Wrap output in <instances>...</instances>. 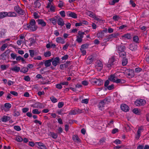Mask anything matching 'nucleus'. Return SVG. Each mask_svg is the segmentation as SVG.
<instances>
[{
    "label": "nucleus",
    "mask_w": 149,
    "mask_h": 149,
    "mask_svg": "<svg viewBox=\"0 0 149 149\" xmlns=\"http://www.w3.org/2000/svg\"><path fill=\"white\" fill-rule=\"evenodd\" d=\"M36 22L34 19H31L28 24H27L26 29H30L32 31H35L37 29V27L36 26Z\"/></svg>",
    "instance_id": "obj_1"
},
{
    "label": "nucleus",
    "mask_w": 149,
    "mask_h": 149,
    "mask_svg": "<svg viewBox=\"0 0 149 149\" xmlns=\"http://www.w3.org/2000/svg\"><path fill=\"white\" fill-rule=\"evenodd\" d=\"M146 103V101L141 99H138L134 102V104L137 106H143Z\"/></svg>",
    "instance_id": "obj_2"
},
{
    "label": "nucleus",
    "mask_w": 149,
    "mask_h": 149,
    "mask_svg": "<svg viewBox=\"0 0 149 149\" xmlns=\"http://www.w3.org/2000/svg\"><path fill=\"white\" fill-rule=\"evenodd\" d=\"M14 9L19 14L23 15L25 13L24 10L20 8L18 5L14 7Z\"/></svg>",
    "instance_id": "obj_3"
},
{
    "label": "nucleus",
    "mask_w": 149,
    "mask_h": 149,
    "mask_svg": "<svg viewBox=\"0 0 149 149\" xmlns=\"http://www.w3.org/2000/svg\"><path fill=\"white\" fill-rule=\"evenodd\" d=\"M124 70L125 72L127 75L129 76H130L131 77H134V70L130 69H127L125 68H124Z\"/></svg>",
    "instance_id": "obj_4"
},
{
    "label": "nucleus",
    "mask_w": 149,
    "mask_h": 149,
    "mask_svg": "<svg viewBox=\"0 0 149 149\" xmlns=\"http://www.w3.org/2000/svg\"><path fill=\"white\" fill-rule=\"evenodd\" d=\"M92 82L97 85L100 86L103 85V82L102 80L99 78H94L93 79Z\"/></svg>",
    "instance_id": "obj_5"
},
{
    "label": "nucleus",
    "mask_w": 149,
    "mask_h": 149,
    "mask_svg": "<svg viewBox=\"0 0 149 149\" xmlns=\"http://www.w3.org/2000/svg\"><path fill=\"white\" fill-rule=\"evenodd\" d=\"M60 59L58 57H56L52 61V64L54 67H56V65L60 63Z\"/></svg>",
    "instance_id": "obj_6"
},
{
    "label": "nucleus",
    "mask_w": 149,
    "mask_h": 149,
    "mask_svg": "<svg viewBox=\"0 0 149 149\" xmlns=\"http://www.w3.org/2000/svg\"><path fill=\"white\" fill-rule=\"evenodd\" d=\"M97 65L95 66L98 70L100 71L102 69L103 64L102 62L100 60L97 61Z\"/></svg>",
    "instance_id": "obj_7"
},
{
    "label": "nucleus",
    "mask_w": 149,
    "mask_h": 149,
    "mask_svg": "<svg viewBox=\"0 0 149 149\" xmlns=\"http://www.w3.org/2000/svg\"><path fill=\"white\" fill-rule=\"evenodd\" d=\"M120 108L123 111L127 112L129 111V107L126 104H122L120 105Z\"/></svg>",
    "instance_id": "obj_8"
},
{
    "label": "nucleus",
    "mask_w": 149,
    "mask_h": 149,
    "mask_svg": "<svg viewBox=\"0 0 149 149\" xmlns=\"http://www.w3.org/2000/svg\"><path fill=\"white\" fill-rule=\"evenodd\" d=\"M118 52L119 53L123 52H125L126 49L125 47L123 45H120L116 47Z\"/></svg>",
    "instance_id": "obj_9"
},
{
    "label": "nucleus",
    "mask_w": 149,
    "mask_h": 149,
    "mask_svg": "<svg viewBox=\"0 0 149 149\" xmlns=\"http://www.w3.org/2000/svg\"><path fill=\"white\" fill-rule=\"evenodd\" d=\"M67 15L70 17L76 19L77 17V15L74 12L69 11L66 13Z\"/></svg>",
    "instance_id": "obj_10"
},
{
    "label": "nucleus",
    "mask_w": 149,
    "mask_h": 149,
    "mask_svg": "<svg viewBox=\"0 0 149 149\" xmlns=\"http://www.w3.org/2000/svg\"><path fill=\"white\" fill-rule=\"evenodd\" d=\"M94 59V57L91 55L88 57L86 60V63L87 64H91L93 61Z\"/></svg>",
    "instance_id": "obj_11"
},
{
    "label": "nucleus",
    "mask_w": 149,
    "mask_h": 149,
    "mask_svg": "<svg viewBox=\"0 0 149 149\" xmlns=\"http://www.w3.org/2000/svg\"><path fill=\"white\" fill-rule=\"evenodd\" d=\"M42 104L39 102L34 103L33 104L31 105V107H33L34 108H42Z\"/></svg>",
    "instance_id": "obj_12"
},
{
    "label": "nucleus",
    "mask_w": 149,
    "mask_h": 149,
    "mask_svg": "<svg viewBox=\"0 0 149 149\" xmlns=\"http://www.w3.org/2000/svg\"><path fill=\"white\" fill-rule=\"evenodd\" d=\"M53 60V58L51 59L45 60L44 62L45 66L46 67H48L50 66L51 65V62Z\"/></svg>",
    "instance_id": "obj_13"
},
{
    "label": "nucleus",
    "mask_w": 149,
    "mask_h": 149,
    "mask_svg": "<svg viewBox=\"0 0 149 149\" xmlns=\"http://www.w3.org/2000/svg\"><path fill=\"white\" fill-rule=\"evenodd\" d=\"M57 22L58 25L61 26H63L65 24L64 22L63 21V19L60 17H59L58 19Z\"/></svg>",
    "instance_id": "obj_14"
},
{
    "label": "nucleus",
    "mask_w": 149,
    "mask_h": 149,
    "mask_svg": "<svg viewBox=\"0 0 149 149\" xmlns=\"http://www.w3.org/2000/svg\"><path fill=\"white\" fill-rule=\"evenodd\" d=\"M10 117L9 116H4L1 118V121L3 122H6L9 120L10 119Z\"/></svg>",
    "instance_id": "obj_15"
},
{
    "label": "nucleus",
    "mask_w": 149,
    "mask_h": 149,
    "mask_svg": "<svg viewBox=\"0 0 149 149\" xmlns=\"http://www.w3.org/2000/svg\"><path fill=\"white\" fill-rule=\"evenodd\" d=\"M72 139L74 141L77 143L81 141V140L77 135H74L72 137Z\"/></svg>",
    "instance_id": "obj_16"
},
{
    "label": "nucleus",
    "mask_w": 149,
    "mask_h": 149,
    "mask_svg": "<svg viewBox=\"0 0 149 149\" xmlns=\"http://www.w3.org/2000/svg\"><path fill=\"white\" fill-rule=\"evenodd\" d=\"M8 12H0V19L4 18L8 15Z\"/></svg>",
    "instance_id": "obj_17"
},
{
    "label": "nucleus",
    "mask_w": 149,
    "mask_h": 149,
    "mask_svg": "<svg viewBox=\"0 0 149 149\" xmlns=\"http://www.w3.org/2000/svg\"><path fill=\"white\" fill-rule=\"evenodd\" d=\"M106 31L103 30L101 32L98 33L97 34V37L102 38L104 36V32H105Z\"/></svg>",
    "instance_id": "obj_18"
},
{
    "label": "nucleus",
    "mask_w": 149,
    "mask_h": 149,
    "mask_svg": "<svg viewBox=\"0 0 149 149\" xmlns=\"http://www.w3.org/2000/svg\"><path fill=\"white\" fill-rule=\"evenodd\" d=\"M37 21L38 24L41 25L43 26H46V24L42 19H39Z\"/></svg>",
    "instance_id": "obj_19"
},
{
    "label": "nucleus",
    "mask_w": 149,
    "mask_h": 149,
    "mask_svg": "<svg viewBox=\"0 0 149 149\" xmlns=\"http://www.w3.org/2000/svg\"><path fill=\"white\" fill-rule=\"evenodd\" d=\"M129 49L132 51H134L136 49L137 46L135 44H131L130 45Z\"/></svg>",
    "instance_id": "obj_20"
},
{
    "label": "nucleus",
    "mask_w": 149,
    "mask_h": 149,
    "mask_svg": "<svg viewBox=\"0 0 149 149\" xmlns=\"http://www.w3.org/2000/svg\"><path fill=\"white\" fill-rule=\"evenodd\" d=\"M56 42L58 43H60L62 44L65 43V41L61 37H58L56 38Z\"/></svg>",
    "instance_id": "obj_21"
},
{
    "label": "nucleus",
    "mask_w": 149,
    "mask_h": 149,
    "mask_svg": "<svg viewBox=\"0 0 149 149\" xmlns=\"http://www.w3.org/2000/svg\"><path fill=\"white\" fill-rule=\"evenodd\" d=\"M8 17H15L17 16V14L15 12H11L8 13Z\"/></svg>",
    "instance_id": "obj_22"
},
{
    "label": "nucleus",
    "mask_w": 149,
    "mask_h": 149,
    "mask_svg": "<svg viewBox=\"0 0 149 149\" xmlns=\"http://www.w3.org/2000/svg\"><path fill=\"white\" fill-rule=\"evenodd\" d=\"M105 103L104 102V101L102 100L100 102L98 105V107L99 108H100V109L102 110L101 108H102V107H104V105Z\"/></svg>",
    "instance_id": "obj_23"
},
{
    "label": "nucleus",
    "mask_w": 149,
    "mask_h": 149,
    "mask_svg": "<svg viewBox=\"0 0 149 149\" xmlns=\"http://www.w3.org/2000/svg\"><path fill=\"white\" fill-rule=\"evenodd\" d=\"M115 77L114 74H111L108 78V79L113 82L115 81Z\"/></svg>",
    "instance_id": "obj_24"
},
{
    "label": "nucleus",
    "mask_w": 149,
    "mask_h": 149,
    "mask_svg": "<svg viewBox=\"0 0 149 149\" xmlns=\"http://www.w3.org/2000/svg\"><path fill=\"white\" fill-rule=\"evenodd\" d=\"M11 107V104L9 103H6L4 104V107L6 109L7 111H9Z\"/></svg>",
    "instance_id": "obj_25"
},
{
    "label": "nucleus",
    "mask_w": 149,
    "mask_h": 149,
    "mask_svg": "<svg viewBox=\"0 0 149 149\" xmlns=\"http://www.w3.org/2000/svg\"><path fill=\"white\" fill-rule=\"evenodd\" d=\"M10 70L15 72H18L20 70V68L15 65L14 68H11Z\"/></svg>",
    "instance_id": "obj_26"
},
{
    "label": "nucleus",
    "mask_w": 149,
    "mask_h": 149,
    "mask_svg": "<svg viewBox=\"0 0 149 149\" xmlns=\"http://www.w3.org/2000/svg\"><path fill=\"white\" fill-rule=\"evenodd\" d=\"M123 58L122 60V65L123 66H125L128 63L127 59L126 58Z\"/></svg>",
    "instance_id": "obj_27"
},
{
    "label": "nucleus",
    "mask_w": 149,
    "mask_h": 149,
    "mask_svg": "<svg viewBox=\"0 0 149 149\" xmlns=\"http://www.w3.org/2000/svg\"><path fill=\"white\" fill-rule=\"evenodd\" d=\"M120 57H122V58H126V53L125 52H123L118 53Z\"/></svg>",
    "instance_id": "obj_28"
},
{
    "label": "nucleus",
    "mask_w": 149,
    "mask_h": 149,
    "mask_svg": "<svg viewBox=\"0 0 149 149\" xmlns=\"http://www.w3.org/2000/svg\"><path fill=\"white\" fill-rule=\"evenodd\" d=\"M29 69L28 68L23 67L20 70V72L25 73L28 72Z\"/></svg>",
    "instance_id": "obj_29"
},
{
    "label": "nucleus",
    "mask_w": 149,
    "mask_h": 149,
    "mask_svg": "<svg viewBox=\"0 0 149 149\" xmlns=\"http://www.w3.org/2000/svg\"><path fill=\"white\" fill-rule=\"evenodd\" d=\"M116 60V59L114 58V56L111 57L109 60V62L110 63H111V64L113 65L115 64L114 63L115 62Z\"/></svg>",
    "instance_id": "obj_30"
},
{
    "label": "nucleus",
    "mask_w": 149,
    "mask_h": 149,
    "mask_svg": "<svg viewBox=\"0 0 149 149\" xmlns=\"http://www.w3.org/2000/svg\"><path fill=\"white\" fill-rule=\"evenodd\" d=\"M84 34H86L85 33V32H81L80 31H79L78 33V35L79 36V37L81 38L82 39L83 38V36Z\"/></svg>",
    "instance_id": "obj_31"
},
{
    "label": "nucleus",
    "mask_w": 149,
    "mask_h": 149,
    "mask_svg": "<svg viewBox=\"0 0 149 149\" xmlns=\"http://www.w3.org/2000/svg\"><path fill=\"white\" fill-rule=\"evenodd\" d=\"M49 21L51 22H52L53 24L55 25H56L57 23V21L55 18H52L49 19Z\"/></svg>",
    "instance_id": "obj_32"
},
{
    "label": "nucleus",
    "mask_w": 149,
    "mask_h": 149,
    "mask_svg": "<svg viewBox=\"0 0 149 149\" xmlns=\"http://www.w3.org/2000/svg\"><path fill=\"white\" fill-rule=\"evenodd\" d=\"M106 138L104 137H103L100 140L98 144L100 145L103 144L105 142Z\"/></svg>",
    "instance_id": "obj_33"
},
{
    "label": "nucleus",
    "mask_w": 149,
    "mask_h": 149,
    "mask_svg": "<svg viewBox=\"0 0 149 149\" xmlns=\"http://www.w3.org/2000/svg\"><path fill=\"white\" fill-rule=\"evenodd\" d=\"M51 134V136L52 137V138L54 139H56L57 138L58 136L57 134L53 132H50Z\"/></svg>",
    "instance_id": "obj_34"
},
{
    "label": "nucleus",
    "mask_w": 149,
    "mask_h": 149,
    "mask_svg": "<svg viewBox=\"0 0 149 149\" xmlns=\"http://www.w3.org/2000/svg\"><path fill=\"white\" fill-rule=\"evenodd\" d=\"M34 4L35 6V7L36 8H39L41 6V4L38 1H36L34 3Z\"/></svg>",
    "instance_id": "obj_35"
},
{
    "label": "nucleus",
    "mask_w": 149,
    "mask_h": 149,
    "mask_svg": "<svg viewBox=\"0 0 149 149\" xmlns=\"http://www.w3.org/2000/svg\"><path fill=\"white\" fill-rule=\"evenodd\" d=\"M8 46V44L6 43L3 44L1 47V50L2 51H4L5 49Z\"/></svg>",
    "instance_id": "obj_36"
},
{
    "label": "nucleus",
    "mask_w": 149,
    "mask_h": 149,
    "mask_svg": "<svg viewBox=\"0 0 149 149\" xmlns=\"http://www.w3.org/2000/svg\"><path fill=\"white\" fill-rule=\"evenodd\" d=\"M122 37H125L128 39H130L131 38V35L130 33H127L124 34L122 36Z\"/></svg>",
    "instance_id": "obj_37"
},
{
    "label": "nucleus",
    "mask_w": 149,
    "mask_h": 149,
    "mask_svg": "<svg viewBox=\"0 0 149 149\" xmlns=\"http://www.w3.org/2000/svg\"><path fill=\"white\" fill-rule=\"evenodd\" d=\"M44 55L46 57H48L51 56V53L50 51H47L45 52Z\"/></svg>",
    "instance_id": "obj_38"
},
{
    "label": "nucleus",
    "mask_w": 149,
    "mask_h": 149,
    "mask_svg": "<svg viewBox=\"0 0 149 149\" xmlns=\"http://www.w3.org/2000/svg\"><path fill=\"white\" fill-rule=\"evenodd\" d=\"M139 38L138 36H135L133 38V40L136 43H139Z\"/></svg>",
    "instance_id": "obj_39"
},
{
    "label": "nucleus",
    "mask_w": 149,
    "mask_h": 149,
    "mask_svg": "<svg viewBox=\"0 0 149 149\" xmlns=\"http://www.w3.org/2000/svg\"><path fill=\"white\" fill-rule=\"evenodd\" d=\"M50 99L52 102L53 103H55L57 102V99L54 96H52L50 97Z\"/></svg>",
    "instance_id": "obj_40"
},
{
    "label": "nucleus",
    "mask_w": 149,
    "mask_h": 149,
    "mask_svg": "<svg viewBox=\"0 0 149 149\" xmlns=\"http://www.w3.org/2000/svg\"><path fill=\"white\" fill-rule=\"evenodd\" d=\"M15 140L19 142H21L23 140V139L20 136L16 137Z\"/></svg>",
    "instance_id": "obj_41"
},
{
    "label": "nucleus",
    "mask_w": 149,
    "mask_h": 149,
    "mask_svg": "<svg viewBox=\"0 0 149 149\" xmlns=\"http://www.w3.org/2000/svg\"><path fill=\"white\" fill-rule=\"evenodd\" d=\"M70 44L68 42H66V44L63 46V49L65 50H66L68 48V47L70 45Z\"/></svg>",
    "instance_id": "obj_42"
},
{
    "label": "nucleus",
    "mask_w": 149,
    "mask_h": 149,
    "mask_svg": "<svg viewBox=\"0 0 149 149\" xmlns=\"http://www.w3.org/2000/svg\"><path fill=\"white\" fill-rule=\"evenodd\" d=\"M143 130V129L141 127H140L139 128L137 132V134H138L139 136H140L141 132Z\"/></svg>",
    "instance_id": "obj_43"
},
{
    "label": "nucleus",
    "mask_w": 149,
    "mask_h": 149,
    "mask_svg": "<svg viewBox=\"0 0 149 149\" xmlns=\"http://www.w3.org/2000/svg\"><path fill=\"white\" fill-rule=\"evenodd\" d=\"M89 45L88 44H84L81 46V48L82 49H86L88 48Z\"/></svg>",
    "instance_id": "obj_44"
},
{
    "label": "nucleus",
    "mask_w": 149,
    "mask_h": 149,
    "mask_svg": "<svg viewBox=\"0 0 149 149\" xmlns=\"http://www.w3.org/2000/svg\"><path fill=\"white\" fill-rule=\"evenodd\" d=\"M106 88L108 90H112L114 88V85L112 84L111 85L108 86Z\"/></svg>",
    "instance_id": "obj_45"
},
{
    "label": "nucleus",
    "mask_w": 149,
    "mask_h": 149,
    "mask_svg": "<svg viewBox=\"0 0 149 149\" xmlns=\"http://www.w3.org/2000/svg\"><path fill=\"white\" fill-rule=\"evenodd\" d=\"M32 112L33 114H39L40 113L41 111H39L37 109H34L32 111Z\"/></svg>",
    "instance_id": "obj_46"
},
{
    "label": "nucleus",
    "mask_w": 149,
    "mask_h": 149,
    "mask_svg": "<svg viewBox=\"0 0 149 149\" xmlns=\"http://www.w3.org/2000/svg\"><path fill=\"white\" fill-rule=\"evenodd\" d=\"M120 17L119 16L115 15L113 16V19L115 21H117L119 19Z\"/></svg>",
    "instance_id": "obj_47"
},
{
    "label": "nucleus",
    "mask_w": 149,
    "mask_h": 149,
    "mask_svg": "<svg viewBox=\"0 0 149 149\" xmlns=\"http://www.w3.org/2000/svg\"><path fill=\"white\" fill-rule=\"evenodd\" d=\"M29 51L30 53V56L31 57H33L34 56V50H29Z\"/></svg>",
    "instance_id": "obj_48"
},
{
    "label": "nucleus",
    "mask_w": 149,
    "mask_h": 149,
    "mask_svg": "<svg viewBox=\"0 0 149 149\" xmlns=\"http://www.w3.org/2000/svg\"><path fill=\"white\" fill-rule=\"evenodd\" d=\"M50 10L51 12H54L55 11V6H54L51 5L50 8Z\"/></svg>",
    "instance_id": "obj_49"
},
{
    "label": "nucleus",
    "mask_w": 149,
    "mask_h": 149,
    "mask_svg": "<svg viewBox=\"0 0 149 149\" xmlns=\"http://www.w3.org/2000/svg\"><path fill=\"white\" fill-rule=\"evenodd\" d=\"M14 116H18L20 114V112H19V111H17L16 110H15L14 111Z\"/></svg>",
    "instance_id": "obj_50"
},
{
    "label": "nucleus",
    "mask_w": 149,
    "mask_h": 149,
    "mask_svg": "<svg viewBox=\"0 0 149 149\" xmlns=\"http://www.w3.org/2000/svg\"><path fill=\"white\" fill-rule=\"evenodd\" d=\"M24 79L26 81H30L31 78L29 76H24Z\"/></svg>",
    "instance_id": "obj_51"
},
{
    "label": "nucleus",
    "mask_w": 149,
    "mask_h": 149,
    "mask_svg": "<svg viewBox=\"0 0 149 149\" xmlns=\"http://www.w3.org/2000/svg\"><path fill=\"white\" fill-rule=\"evenodd\" d=\"M14 128L15 130L17 131H20L21 130V129L20 126L17 125L14 126Z\"/></svg>",
    "instance_id": "obj_52"
},
{
    "label": "nucleus",
    "mask_w": 149,
    "mask_h": 149,
    "mask_svg": "<svg viewBox=\"0 0 149 149\" xmlns=\"http://www.w3.org/2000/svg\"><path fill=\"white\" fill-rule=\"evenodd\" d=\"M103 100L105 103L107 102H109L110 100V97H107L104 99Z\"/></svg>",
    "instance_id": "obj_53"
},
{
    "label": "nucleus",
    "mask_w": 149,
    "mask_h": 149,
    "mask_svg": "<svg viewBox=\"0 0 149 149\" xmlns=\"http://www.w3.org/2000/svg\"><path fill=\"white\" fill-rule=\"evenodd\" d=\"M6 55L4 53L1 55V57L3 60H5L6 59Z\"/></svg>",
    "instance_id": "obj_54"
},
{
    "label": "nucleus",
    "mask_w": 149,
    "mask_h": 149,
    "mask_svg": "<svg viewBox=\"0 0 149 149\" xmlns=\"http://www.w3.org/2000/svg\"><path fill=\"white\" fill-rule=\"evenodd\" d=\"M60 14L61 16L62 17H64L65 16V12L63 10L60 12Z\"/></svg>",
    "instance_id": "obj_55"
},
{
    "label": "nucleus",
    "mask_w": 149,
    "mask_h": 149,
    "mask_svg": "<svg viewBox=\"0 0 149 149\" xmlns=\"http://www.w3.org/2000/svg\"><path fill=\"white\" fill-rule=\"evenodd\" d=\"M77 38L76 39V41L79 43L81 42L82 41V39L79 37V36H77Z\"/></svg>",
    "instance_id": "obj_56"
},
{
    "label": "nucleus",
    "mask_w": 149,
    "mask_h": 149,
    "mask_svg": "<svg viewBox=\"0 0 149 149\" xmlns=\"http://www.w3.org/2000/svg\"><path fill=\"white\" fill-rule=\"evenodd\" d=\"M64 105V103L63 102H61L58 103V107L59 108L62 107Z\"/></svg>",
    "instance_id": "obj_57"
},
{
    "label": "nucleus",
    "mask_w": 149,
    "mask_h": 149,
    "mask_svg": "<svg viewBox=\"0 0 149 149\" xmlns=\"http://www.w3.org/2000/svg\"><path fill=\"white\" fill-rule=\"evenodd\" d=\"M118 132V130L116 128L113 129L112 131V133L113 134H115L117 132Z\"/></svg>",
    "instance_id": "obj_58"
},
{
    "label": "nucleus",
    "mask_w": 149,
    "mask_h": 149,
    "mask_svg": "<svg viewBox=\"0 0 149 149\" xmlns=\"http://www.w3.org/2000/svg\"><path fill=\"white\" fill-rule=\"evenodd\" d=\"M132 112L133 113L136 114H138L139 113V111L136 108H135L132 110Z\"/></svg>",
    "instance_id": "obj_59"
},
{
    "label": "nucleus",
    "mask_w": 149,
    "mask_h": 149,
    "mask_svg": "<svg viewBox=\"0 0 149 149\" xmlns=\"http://www.w3.org/2000/svg\"><path fill=\"white\" fill-rule=\"evenodd\" d=\"M10 93L14 96H17L18 95L17 93L15 91H10Z\"/></svg>",
    "instance_id": "obj_60"
},
{
    "label": "nucleus",
    "mask_w": 149,
    "mask_h": 149,
    "mask_svg": "<svg viewBox=\"0 0 149 149\" xmlns=\"http://www.w3.org/2000/svg\"><path fill=\"white\" fill-rule=\"evenodd\" d=\"M142 70V69L140 68H137L135 69V72L138 73L141 72Z\"/></svg>",
    "instance_id": "obj_61"
},
{
    "label": "nucleus",
    "mask_w": 149,
    "mask_h": 149,
    "mask_svg": "<svg viewBox=\"0 0 149 149\" xmlns=\"http://www.w3.org/2000/svg\"><path fill=\"white\" fill-rule=\"evenodd\" d=\"M114 143H116L117 145L120 144L121 143V141L120 140L117 139L114 141Z\"/></svg>",
    "instance_id": "obj_62"
},
{
    "label": "nucleus",
    "mask_w": 149,
    "mask_h": 149,
    "mask_svg": "<svg viewBox=\"0 0 149 149\" xmlns=\"http://www.w3.org/2000/svg\"><path fill=\"white\" fill-rule=\"evenodd\" d=\"M130 3L132 5V6L133 7H135L136 6V4L134 2V1L132 0H131L130 1Z\"/></svg>",
    "instance_id": "obj_63"
},
{
    "label": "nucleus",
    "mask_w": 149,
    "mask_h": 149,
    "mask_svg": "<svg viewBox=\"0 0 149 149\" xmlns=\"http://www.w3.org/2000/svg\"><path fill=\"white\" fill-rule=\"evenodd\" d=\"M59 2L60 3L58 4V6L59 7L61 8L63 6V2L61 1H60Z\"/></svg>",
    "instance_id": "obj_64"
}]
</instances>
